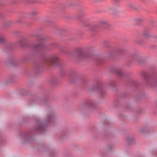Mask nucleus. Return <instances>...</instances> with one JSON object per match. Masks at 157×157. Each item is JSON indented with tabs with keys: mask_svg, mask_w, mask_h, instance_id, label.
Returning <instances> with one entry per match:
<instances>
[{
	"mask_svg": "<svg viewBox=\"0 0 157 157\" xmlns=\"http://www.w3.org/2000/svg\"><path fill=\"white\" fill-rule=\"evenodd\" d=\"M88 49L87 47L77 48L75 53L77 56L80 59H85L88 57Z\"/></svg>",
	"mask_w": 157,
	"mask_h": 157,
	"instance_id": "f257e3e1",
	"label": "nucleus"
},
{
	"mask_svg": "<svg viewBox=\"0 0 157 157\" xmlns=\"http://www.w3.org/2000/svg\"><path fill=\"white\" fill-rule=\"evenodd\" d=\"M47 63L49 64H56L58 62V58L56 56H51L47 60Z\"/></svg>",
	"mask_w": 157,
	"mask_h": 157,
	"instance_id": "f03ea898",
	"label": "nucleus"
},
{
	"mask_svg": "<svg viewBox=\"0 0 157 157\" xmlns=\"http://www.w3.org/2000/svg\"><path fill=\"white\" fill-rule=\"evenodd\" d=\"M127 141L128 144H131L134 141L133 138L132 137H128L127 138Z\"/></svg>",
	"mask_w": 157,
	"mask_h": 157,
	"instance_id": "7ed1b4c3",
	"label": "nucleus"
},
{
	"mask_svg": "<svg viewBox=\"0 0 157 157\" xmlns=\"http://www.w3.org/2000/svg\"><path fill=\"white\" fill-rule=\"evenodd\" d=\"M100 23L101 25H103L105 26H109V24L107 21H101Z\"/></svg>",
	"mask_w": 157,
	"mask_h": 157,
	"instance_id": "20e7f679",
	"label": "nucleus"
},
{
	"mask_svg": "<svg viewBox=\"0 0 157 157\" xmlns=\"http://www.w3.org/2000/svg\"><path fill=\"white\" fill-rule=\"evenodd\" d=\"M88 107V104L87 102L83 103L82 105V108L83 109H87Z\"/></svg>",
	"mask_w": 157,
	"mask_h": 157,
	"instance_id": "39448f33",
	"label": "nucleus"
},
{
	"mask_svg": "<svg viewBox=\"0 0 157 157\" xmlns=\"http://www.w3.org/2000/svg\"><path fill=\"white\" fill-rule=\"evenodd\" d=\"M47 118L49 122H51L54 119V116L52 115H48Z\"/></svg>",
	"mask_w": 157,
	"mask_h": 157,
	"instance_id": "423d86ee",
	"label": "nucleus"
},
{
	"mask_svg": "<svg viewBox=\"0 0 157 157\" xmlns=\"http://www.w3.org/2000/svg\"><path fill=\"white\" fill-rule=\"evenodd\" d=\"M38 127V128H37V130L40 131L43 129V126L42 125H39Z\"/></svg>",
	"mask_w": 157,
	"mask_h": 157,
	"instance_id": "0eeeda50",
	"label": "nucleus"
},
{
	"mask_svg": "<svg viewBox=\"0 0 157 157\" xmlns=\"http://www.w3.org/2000/svg\"><path fill=\"white\" fill-rule=\"evenodd\" d=\"M4 41V39L2 37H0V42L3 43Z\"/></svg>",
	"mask_w": 157,
	"mask_h": 157,
	"instance_id": "6e6552de",
	"label": "nucleus"
},
{
	"mask_svg": "<svg viewBox=\"0 0 157 157\" xmlns=\"http://www.w3.org/2000/svg\"><path fill=\"white\" fill-rule=\"evenodd\" d=\"M117 74L119 75H121V71H117Z\"/></svg>",
	"mask_w": 157,
	"mask_h": 157,
	"instance_id": "1a4fd4ad",
	"label": "nucleus"
},
{
	"mask_svg": "<svg viewBox=\"0 0 157 157\" xmlns=\"http://www.w3.org/2000/svg\"><path fill=\"white\" fill-rule=\"evenodd\" d=\"M42 44V43H41V44H37L36 46V48L39 47V46H40Z\"/></svg>",
	"mask_w": 157,
	"mask_h": 157,
	"instance_id": "9d476101",
	"label": "nucleus"
},
{
	"mask_svg": "<svg viewBox=\"0 0 157 157\" xmlns=\"http://www.w3.org/2000/svg\"><path fill=\"white\" fill-rule=\"evenodd\" d=\"M37 14V13L36 12H33L31 13L32 15H35Z\"/></svg>",
	"mask_w": 157,
	"mask_h": 157,
	"instance_id": "9b49d317",
	"label": "nucleus"
},
{
	"mask_svg": "<svg viewBox=\"0 0 157 157\" xmlns=\"http://www.w3.org/2000/svg\"><path fill=\"white\" fill-rule=\"evenodd\" d=\"M157 86V80L155 82V84L153 86Z\"/></svg>",
	"mask_w": 157,
	"mask_h": 157,
	"instance_id": "f8f14e48",
	"label": "nucleus"
},
{
	"mask_svg": "<svg viewBox=\"0 0 157 157\" xmlns=\"http://www.w3.org/2000/svg\"><path fill=\"white\" fill-rule=\"evenodd\" d=\"M144 78H146V77L147 76V75L146 74H145L144 75Z\"/></svg>",
	"mask_w": 157,
	"mask_h": 157,
	"instance_id": "ddd939ff",
	"label": "nucleus"
},
{
	"mask_svg": "<svg viewBox=\"0 0 157 157\" xmlns=\"http://www.w3.org/2000/svg\"><path fill=\"white\" fill-rule=\"evenodd\" d=\"M108 43V42L107 41H104L103 43L104 44H105L107 43Z\"/></svg>",
	"mask_w": 157,
	"mask_h": 157,
	"instance_id": "4468645a",
	"label": "nucleus"
},
{
	"mask_svg": "<svg viewBox=\"0 0 157 157\" xmlns=\"http://www.w3.org/2000/svg\"><path fill=\"white\" fill-rule=\"evenodd\" d=\"M138 59H140L141 58L140 57H138ZM137 61H139V59L137 60Z\"/></svg>",
	"mask_w": 157,
	"mask_h": 157,
	"instance_id": "2eb2a0df",
	"label": "nucleus"
},
{
	"mask_svg": "<svg viewBox=\"0 0 157 157\" xmlns=\"http://www.w3.org/2000/svg\"><path fill=\"white\" fill-rule=\"evenodd\" d=\"M97 89H101V88H99V87H97Z\"/></svg>",
	"mask_w": 157,
	"mask_h": 157,
	"instance_id": "dca6fc26",
	"label": "nucleus"
},
{
	"mask_svg": "<svg viewBox=\"0 0 157 157\" xmlns=\"http://www.w3.org/2000/svg\"><path fill=\"white\" fill-rule=\"evenodd\" d=\"M83 25H84L85 26V25L84 23L83 24Z\"/></svg>",
	"mask_w": 157,
	"mask_h": 157,
	"instance_id": "f3484780",
	"label": "nucleus"
}]
</instances>
